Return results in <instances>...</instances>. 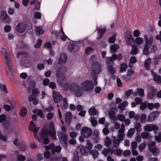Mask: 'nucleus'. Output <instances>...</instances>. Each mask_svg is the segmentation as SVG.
I'll use <instances>...</instances> for the list:
<instances>
[{"instance_id":"obj_1","label":"nucleus","mask_w":161,"mask_h":161,"mask_svg":"<svg viewBox=\"0 0 161 161\" xmlns=\"http://www.w3.org/2000/svg\"><path fill=\"white\" fill-rule=\"evenodd\" d=\"M29 129L33 131L35 138L40 142H42L43 141L44 144H47L49 143V140L48 136V135L52 137L53 139L55 140L57 139L56 136V133L54 130L53 123L52 122H50L49 127L48 129H43L41 132L39 133V138L37 135L39 128L36 127L33 121L30 122Z\"/></svg>"},{"instance_id":"obj_2","label":"nucleus","mask_w":161,"mask_h":161,"mask_svg":"<svg viewBox=\"0 0 161 161\" xmlns=\"http://www.w3.org/2000/svg\"><path fill=\"white\" fill-rule=\"evenodd\" d=\"M66 71V67L62 66L58 68L56 73L57 82L60 86L63 87V90L65 92L68 90V83L65 75Z\"/></svg>"},{"instance_id":"obj_3","label":"nucleus","mask_w":161,"mask_h":161,"mask_svg":"<svg viewBox=\"0 0 161 161\" xmlns=\"http://www.w3.org/2000/svg\"><path fill=\"white\" fill-rule=\"evenodd\" d=\"M77 97H80L83 96L85 91L81 86H80L76 82L72 83L69 86L68 85V90Z\"/></svg>"},{"instance_id":"obj_4","label":"nucleus","mask_w":161,"mask_h":161,"mask_svg":"<svg viewBox=\"0 0 161 161\" xmlns=\"http://www.w3.org/2000/svg\"><path fill=\"white\" fill-rule=\"evenodd\" d=\"M124 131L125 125L124 124H123L121 128L119 130L117 136V139L114 136L111 137L114 147H117L119 146L120 142L123 140V137L125 135Z\"/></svg>"},{"instance_id":"obj_5","label":"nucleus","mask_w":161,"mask_h":161,"mask_svg":"<svg viewBox=\"0 0 161 161\" xmlns=\"http://www.w3.org/2000/svg\"><path fill=\"white\" fill-rule=\"evenodd\" d=\"M81 86L86 92H91L94 88V85L92 81L86 80L82 82Z\"/></svg>"},{"instance_id":"obj_6","label":"nucleus","mask_w":161,"mask_h":161,"mask_svg":"<svg viewBox=\"0 0 161 161\" xmlns=\"http://www.w3.org/2000/svg\"><path fill=\"white\" fill-rule=\"evenodd\" d=\"M58 136L60 142L62 144L63 146L65 148L67 147V135L62 132H59L58 134Z\"/></svg>"},{"instance_id":"obj_7","label":"nucleus","mask_w":161,"mask_h":161,"mask_svg":"<svg viewBox=\"0 0 161 161\" xmlns=\"http://www.w3.org/2000/svg\"><path fill=\"white\" fill-rule=\"evenodd\" d=\"M81 135L85 138H88L90 137L92 134V131L90 128L84 126L82 128L80 133Z\"/></svg>"},{"instance_id":"obj_8","label":"nucleus","mask_w":161,"mask_h":161,"mask_svg":"<svg viewBox=\"0 0 161 161\" xmlns=\"http://www.w3.org/2000/svg\"><path fill=\"white\" fill-rule=\"evenodd\" d=\"M156 92L157 91L153 86L151 85L147 86V94L149 99H152L155 96Z\"/></svg>"},{"instance_id":"obj_9","label":"nucleus","mask_w":161,"mask_h":161,"mask_svg":"<svg viewBox=\"0 0 161 161\" xmlns=\"http://www.w3.org/2000/svg\"><path fill=\"white\" fill-rule=\"evenodd\" d=\"M123 58V56L121 54H119L116 55V54H113L111 57H107L106 58V63L108 64L113 63V61L116 59L120 60Z\"/></svg>"},{"instance_id":"obj_10","label":"nucleus","mask_w":161,"mask_h":161,"mask_svg":"<svg viewBox=\"0 0 161 161\" xmlns=\"http://www.w3.org/2000/svg\"><path fill=\"white\" fill-rule=\"evenodd\" d=\"M158 128L154 125L150 124L146 125L144 127V130L147 132H150L153 131L154 132H157Z\"/></svg>"},{"instance_id":"obj_11","label":"nucleus","mask_w":161,"mask_h":161,"mask_svg":"<svg viewBox=\"0 0 161 161\" xmlns=\"http://www.w3.org/2000/svg\"><path fill=\"white\" fill-rule=\"evenodd\" d=\"M149 150L154 155L158 154L159 153V150L157 149L155 143L154 142H151L148 145Z\"/></svg>"},{"instance_id":"obj_12","label":"nucleus","mask_w":161,"mask_h":161,"mask_svg":"<svg viewBox=\"0 0 161 161\" xmlns=\"http://www.w3.org/2000/svg\"><path fill=\"white\" fill-rule=\"evenodd\" d=\"M92 69L93 73L95 75H97L101 72L102 68L100 64L97 63H95L92 64Z\"/></svg>"},{"instance_id":"obj_13","label":"nucleus","mask_w":161,"mask_h":161,"mask_svg":"<svg viewBox=\"0 0 161 161\" xmlns=\"http://www.w3.org/2000/svg\"><path fill=\"white\" fill-rule=\"evenodd\" d=\"M125 38L126 43L131 45V42L134 41L131 33L129 31H126L125 35Z\"/></svg>"},{"instance_id":"obj_14","label":"nucleus","mask_w":161,"mask_h":161,"mask_svg":"<svg viewBox=\"0 0 161 161\" xmlns=\"http://www.w3.org/2000/svg\"><path fill=\"white\" fill-rule=\"evenodd\" d=\"M4 122L3 124V126L6 129H7L10 126V119H9L6 120V116L4 114H2L0 115V122Z\"/></svg>"},{"instance_id":"obj_15","label":"nucleus","mask_w":161,"mask_h":161,"mask_svg":"<svg viewBox=\"0 0 161 161\" xmlns=\"http://www.w3.org/2000/svg\"><path fill=\"white\" fill-rule=\"evenodd\" d=\"M1 19L3 22L8 23L11 21V19L8 15L6 11H3L1 13Z\"/></svg>"},{"instance_id":"obj_16","label":"nucleus","mask_w":161,"mask_h":161,"mask_svg":"<svg viewBox=\"0 0 161 161\" xmlns=\"http://www.w3.org/2000/svg\"><path fill=\"white\" fill-rule=\"evenodd\" d=\"M159 113L158 111H154L151 113L147 118V121L148 122H152L158 116Z\"/></svg>"},{"instance_id":"obj_17","label":"nucleus","mask_w":161,"mask_h":161,"mask_svg":"<svg viewBox=\"0 0 161 161\" xmlns=\"http://www.w3.org/2000/svg\"><path fill=\"white\" fill-rule=\"evenodd\" d=\"M27 82H23V85L24 86L27 88L28 90H30L31 86H33L35 85V82L33 81H31L30 77H28L27 80Z\"/></svg>"},{"instance_id":"obj_18","label":"nucleus","mask_w":161,"mask_h":161,"mask_svg":"<svg viewBox=\"0 0 161 161\" xmlns=\"http://www.w3.org/2000/svg\"><path fill=\"white\" fill-rule=\"evenodd\" d=\"M6 64H7L9 70L12 72L13 71L12 64L11 56L5 58Z\"/></svg>"},{"instance_id":"obj_19","label":"nucleus","mask_w":161,"mask_h":161,"mask_svg":"<svg viewBox=\"0 0 161 161\" xmlns=\"http://www.w3.org/2000/svg\"><path fill=\"white\" fill-rule=\"evenodd\" d=\"M53 95L54 100L56 103L59 102L62 99V97L59 92H53Z\"/></svg>"},{"instance_id":"obj_20","label":"nucleus","mask_w":161,"mask_h":161,"mask_svg":"<svg viewBox=\"0 0 161 161\" xmlns=\"http://www.w3.org/2000/svg\"><path fill=\"white\" fill-rule=\"evenodd\" d=\"M26 25L23 23H19L16 27V29L18 32L22 33L26 29Z\"/></svg>"},{"instance_id":"obj_21","label":"nucleus","mask_w":161,"mask_h":161,"mask_svg":"<svg viewBox=\"0 0 161 161\" xmlns=\"http://www.w3.org/2000/svg\"><path fill=\"white\" fill-rule=\"evenodd\" d=\"M151 72L152 76L153 77L154 81L158 83H161V77L159 75H157L154 72V70L152 69Z\"/></svg>"},{"instance_id":"obj_22","label":"nucleus","mask_w":161,"mask_h":161,"mask_svg":"<svg viewBox=\"0 0 161 161\" xmlns=\"http://www.w3.org/2000/svg\"><path fill=\"white\" fill-rule=\"evenodd\" d=\"M79 46L76 44V43L75 44H69L68 46V49L71 52H75L79 49Z\"/></svg>"},{"instance_id":"obj_23","label":"nucleus","mask_w":161,"mask_h":161,"mask_svg":"<svg viewBox=\"0 0 161 161\" xmlns=\"http://www.w3.org/2000/svg\"><path fill=\"white\" fill-rule=\"evenodd\" d=\"M138 94L141 97H143L144 94V90L142 88H137L133 93L134 96H137Z\"/></svg>"},{"instance_id":"obj_24","label":"nucleus","mask_w":161,"mask_h":161,"mask_svg":"<svg viewBox=\"0 0 161 161\" xmlns=\"http://www.w3.org/2000/svg\"><path fill=\"white\" fill-rule=\"evenodd\" d=\"M144 38L145 41L146 43L145 44H147V45H151L153 42V39L152 37H148L145 34L143 36Z\"/></svg>"},{"instance_id":"obj_25","label":"nucleus","mask_w":161,"mask_h":161,"mask_svg":"<svg viewBox=\"0 0 161 161\" xmlns=\"http://www.w3.org/2000/svg\"><path fill=\"white\" fill-rule=\"evenodd\" d=\"M66 60V56L64 54H62L58 60V63L60 64H63L65 63Z\"/></svg>"},{"instance_id":"obj_26","label":"nucleus","mask_w":161,"mask_h":161,"mask_svg":"<svg viewBox=\"0 0 161 161\" xmlns=\"http://www.w3.org/2000/svg\"><path fill=\"white\" fill-rule=\"evenodd\" d=\"M88 112L90 115H95L98 114V111L95 109L94 106H92L89 108Z\"/></svg>"},{"instance_id":"obj_27","label":"nucleus","mask_w":161,"mask_h":161,"mask_svg":"<svg viewBox=\"0 0 161 161\" xmlns=\"http://www.w3.org/2000/svg\"><path fill=\"white\" fill-rule=\"evenodd\" d=\"M113 153V150L109 148L104 149L102 152V153L105 156H107L108 155H111Z\"/></svg>"},{"instance_id":"obj_28","label":"nucleus","mask_w":161,"mask_h":161,"mask_svg":"<svg viewBox=\"0 0 161 161\" xmlns=\"http://www.w3.org/2000/svg\"><path fill=\"white\" fill-rule=\"evenodd\" d=\"M151 62V59L150 58H148L145 60L144 62V67L146 69L149 70L150 68V64Z\"/></svg>"},{"instance_id":"obj_29","label":"nucleus","mask_w":161,"mask_h":161,"mask_svg":"<svg viewBox=\"0 0 161 161\" xmlns=\"http://www.w3.org/2000/svg\"><path fill=\"white\" fill-rule=\"evenodd\" d=\"M35 32L37 35L42 34L44 33V30L41 27H36Z\"/></svg>"},{"instance_id":"obj_30","label":"nucleus","mask_w":161,"mask_h":161,"mask_svg":"<svg viewBox=\"0 0 161 161\" xmlns=\"http://www.w3.org/2000/svg\"><path fill=\"white\" fill-rule=\"evenodd\" d=\"M72 114L70 112H67L65 114V121L69 124L71 120Z\"/></svg>"},{"instance_id":"obj_31","label":"nucleus","mask_w":161,"mask_h":161,"mask_svg":"<svg viewBox=\"0 0 161 161\" xmlns=\"http://www.w3.org/2000/svg\"><path fill=\"white\" fill-rule=\"evenodd\" d=\"M86 147L85 146H81L79 147L80 153L84 155H86L88 154V152L86 150Z\"/></svg>"},{"instance_id":"obj_32","label":"nucleus","mask_w":161,"mask_h":161,"mask_svg":"<svg viewBox=\"0 0 161 161\" xmlns=\"http://www.w3.org/2000/svg\"><path fill=\"white\" fill-rule=\"evenodd\" d=\"M106 30L105 29H98V36H99V37H97V39H98L101 38H102L104 33L106 31Z\"/></svg>"},{"instance_id":"obj_33","label":"nucleus","mask_w":161,"mask_h":161,"mask_svg":"<svg viewBox=\"0 0 161 161\" xmlns=\"http://www.w3.org/2000/svg\"><path fill=\"white\" fill-rule=\"evenodd\" d=\"M33 112L34 114H37L39 116L42 118L44 117L43 112L41 110L35 109L33 110Z\"/></svg>"},{"instance_id":"obj_34","label":"nucleus","mask_w":161,"mask_h":161,"mask_svg":"<svg viewBox=\"0 0 161 161\" xmlns=\"http://www.w3.org/2000/svg\"><path fill=\"white\" fill-rule=\"evenodd\" d=\"M134 74V72L133 70L132 69H129L128 70L127 73L126 75H123L122 76V78L126 80H127L126 79V77L128 76H131L133 75Z\"/></svg>"},{"instance_id":"obj_35","label":"nucleus","mask_w":161,"mask_h":161,"mask_svg":"<svg viewBox=\"0 0 161 161\" xmlns=\"http://www.w3.org/2000/svg\"><path fill=\"white\" fill-rule=\"evenodd\" d=\"M89 153L92 155L94 159L97 158L99 153L97 151L95 150H91L89 151Z\"/></svg>"},{"instance_id":"obj_36","label":"nucleus","mask_w":161,"mask_h":161,"mask_svg":"<svg viewBox=\"0 0 161 161\" xmlns=\"http://www.w3.org/2000/svg\"><path fill=\"white\" fill-rule=\"evenodd\" d=\"M113 153L116 155L120 156L121 155L123 151L119 148H116L115 149L113 150Z\"/></svg>"},{"instance_id":"obj_37","label":"nucleus","mask_w":161,"mask_h":161,"mask_svg":"<svg viewBox=\"0 0 161 161\" xmlns=\"http://www.w3.org/2000/svg\"><path fill=\"white\" fill-rule=\"evenodd\" d=\"M141 137L143 139H150L152 137V136H150L149 134L147 132H143L141 133Z\"/></svg>"},{"instance_id":"obj_38","label":"nucleus","mask_w":161,"mask_h":161,"mask_svg":"<svg viewBox=\"0 0 161 161\" xmlns=\"http://www.w3.org/2000/svg\"><path fill=\"white\" fill-rule=\"evenodd\" d=\"M119 47L118 45L114 44L110 46L111 53H113L115 52H116L117 50L119 48Z\"/></svg>"},{"instance_id":"obj_39","label":"nucleus","mask_w":161,"mask_h":161,"mask_svg":"<svg viewBox=\"0 0 161 161\" xmlns=\"http://www.w3.org/2000/svg\"><path fill=\"white\" fill-rule=\"evenodd\" d=\"M134 41L137 44L140 45L142 44L144 41V40L142 38L138 37L136 38Z\"/></svg>"},{"instance_id":"obj_40","label":"nucleus","mask_w":161,"mask_h":161,"mask_svg":"<svg viewBox=\"0 0 161 161\" xmlns=\"http://www.w3.org/2000/svg\"><path fill=\"white\" fill-rule=\"evenodd\" d=\"M128 104V102L126 101H125L123 103L119 104L118 108L120 109L123 110L124 109L125 107Z\"/></svg>"},{"instance_id":"obj_41","label":"nucleus","mask_w":161,"mask_h":161,"mask_svg":"<svg viewBox=\"0 0 161 161\" xmlns=\"http://www.w3.org/2000/svg\"><path fill=\"white\" fill-rule=\"evenodd\" d=\"M86 145L85 147L89 151L91 150L92 149L93 146L91 141L89 140H87L86 141Z\"/></svg>"},{"instance_id":"obj_42","label":"nucleus","mask_w":161,"mask_h":161,"mask_svg":"<svg viewBox=\"0 0 161 161\" xmlns=\"http://www.w3.org/2000/svg\"><path fill=\"white\" fill-rule=\"evenodd\" d=\"M135 130L134 128H132L130 129L127 134V136L129 138L131 137L135 132Z\"/></svg>"},{"instance_id":"obj_43","label":"nucleus","mask_w":161,"mask_h":161,"mask_svg":"<svg viewBox=\"0 0 161 161\" xmlns=\"http://www.w3.org/2000/svg\"><path fill=\"white\" fill-rule=\"evenodd\" d=\"M27 113V110L25 107H22L19 112V114L21 116H24L26 115Z\"/></svg>"},{"instance_id":"obj_44","label":"nucleus","mask_w":161,"mask_h":161,"mask_svg":"<svg viewBox=\"0 0 161 161\" xmlns=\"http://www.w3.org/2000/svg\"><path fill=\"white\" fill-rule=\"evenodd\" d=\"M35 97L32 96H30L29 97V100L30 102L32 101L34 104L36 105L38 103V100Z\"/></svg>"},{"instance_id":"obj_45","label":"nucleus","mask_w":161,"mask_h":161,"mask_svg":"<svg viewBox=\"0 0 161 161\" xmlns=\"http://www.w3.org/2000/svg\"><path fill=\"white\" fill-rule=\"evenodd\" d=\"M135 127L137 132H140L142 131L141 125L140 123L136 122L135 124Z\"/></svg>"},{"instance_id":"obj_46","label":"nucleus","mask_w":161,"mask_h":161,"mask_svg":"<svg viewBox=\"0 0 161 161\" xmlns=\"http://www.w3.org/2000/svg\"><path fill=\"white\" fill-rule=\"evenodd\" d=\"M99 135V132L97 130H95L94 131L93 135L96 137V139H95V142L96 143L98 142L99 138H98V135Z\"/></svg>"},{"instance_id":"obj_47","label":"nucleus","mask_w":161,"mask_h":161,"mask_svg":"<svg viewBox=\"0 0 161 161\" xmlns=\"http://www.w3.org/2000/svg\"><path fill=\"white\" fill-rule=\"evenodd\" d=\"M39 93V91L38 89L34 88L32 90V95L31 96L36 97Z\"/></svg>"},{"instance_id":"obj_48","label":"nucleus","mask_w":161,"mask_h":161,"mask_svg":"<svg viewBox=\"0 0 161 161\" xmlns=\"http://www.w3.org/2000/svg\"><path fill=\"white\" fill-rule=\"evenodd\" d=\"M127 67V65L125 63H123L121 65L120 72H123L126 70Z\"/></svg>"},{"instance_id":"obj_49","label":"nucleus","mask_w":161,"mask_h":161,"mask_svg":"<svg viewBox=\"0 0 161 161\" xmlns=\"http://www.w3.org/2000/svg\"><path fill=\"white\" fill-rule=\"evenodd\" d=\"M53 153H54L55 152H59L61 150V148L59 146H57L54 148H52Z\"/></svg>"},{"instance_id":"obj_50","label":"nucleus","mask_w":161,"mask_h":161,"mask_svg":"<svg viewBox=\"0 0 161 161\" xmlns=\"http://www.w3.org/2000/svg\"><path fill=\"white\" fill-rule=\"evenodd\" d=\"M111 143V140L110 138L107 137L105 138V144L107 147H108L110 146Z\"/></svg>"},{"instance_id":"obj_51","label":"nucleus","mask_w":161,"mask_h":161,"mask_svg":"<svg viewBox=\"0 0 161 161\" xmlns=\"http://www.w3.org/2000/svg\"><path fill=\"white\" fill-rule=\"evenodd\" d=\"M2 52L3 55L5 58L11 56L9 53L7 52L6 50L4 48H2Z\"/></svg>"},{"instance_id":"obj_52","label":"nucleus","mask_w":161,"mask_h":161,"mask_svg":"<svg viewBox=\"0 0 161 161\" xmlns=\"http://www.w3.org/2000/svg\"><path fill=\"white\" fill-rule=\"evenodd\" d=\"M16 157L17 160L19 161H24L26 159L25 157L22 154L17 155Z\"/></svg>"},{"instance_id":"obj_53","label":"nucleus","mask_w":161,"mask_h":161,"mask_svg":"<svg viewBox=\"0 0 161 161\" xmlns=\"http://www.w3.org/2000/svg\"><path fill=\"white\" fill-rule=\"evenodd\" d=\"M118 119L121 122H124L125 120V117L123 114H118L117 116Z\"/></svg>"},{"instance_id":"obj_54","label":"nucleus","mask_w":161,"mask_h":161,"mask_svg":"<svg viewBox=\"0 0 161 161\" xmlns=\"http://www.w3.org/2000/svg\"><path fill=\"white\" fill-rule=\"evenodd\" d=\"M130 53L132 55H135L137 53V48L136 46L132 47Z\"/></svg>"},{"instance_id":"obj_55","label":"nucleus","mask_w":161,"mask_h":161,"mask_svg":"<svg viewBox=\"0 0 161 161\" xmlns=\"http://www.w3.org/2000/svg\"><path fill=\"white\" fill-rule=\"evenodd\" d=\"M143 53L144 54L147 55L149 53L148 46L147 44H145L143 50Z\"/></svg>"},{"instance_id":"obj_56","label":"nucleus","mask_w":161,"mask_h":161,"mask_svg":"<svg viewBox=\"0 0 161 161\" xmlns=\"http://www.w3.org/2000/svg\"><path fill=\"white\" fill-rule=\"evenodd\" d=\"M93 52V49L91 47H88L85 49V53L87 54H90Z\"/></svg>"},{"instance_id":"obj_57","label":"nucleus","mask_w":161,"mask_h":161,"mask_svg":"<svg viewBox=\"0 0 161 161\" xmlns=\"http://www.w3.org/2000/svg\"><path fill=\"white\" fill-rule=\"evenodd\" d=\"M108 69L109 72L111 74H113L115 72V69L111 65L108 66L107 67Z\"/></svg>"},{"instance_id":"obj_58","label":"nucleus","mask_w":161,"mask_h":161,"mask_svg":"<svg viewBox=\"0 0 161 161\" xmlns=\"http://www.w3.org/2000/svg\"><path fill=\"white\" fill-rule=\"evenodd\" d=\"M146 145L145 143H142L138 146V149L140 152H142L145 149Z\"/></svg>"},{"instance_id":"obj_59","label":"nucleus","mask_w":161,"mask_h":161,"mask_svg":"<svg viewBox=\"0 0 161 161\" xmlns=\"http://www.w3.org/2000/svg\"><path fill=\"white\" fill-rule=\"evenodd\" d=\"M62 157V156L60 154H58L56 158H51L50 159L53 161H58Z\"/></svg>"},{"instance_id":"obj_60","label":"nucleus","mask_w":161,"mask_h":161,"mask_svg":"<svg viewBox=\"0 0 161 161\" xmlns=\"http://www.w3.org/2000/svg\"><path fill=\"white\" fill-rule=\"evenodd\" d=\"M133 35L134 36L136 37H139L140 35V32L138 30H135L133 32Z\"/></svg>"},{"instance_id":"obj_61","label":"nucleus","mask_w":161,"mask_h":161,"mask_svg":"<svg viewBox=\"0 0 161 161\" xmlns=\"http://www.w3.org/2000/svg\"><path fill=\"white\" fill-rule=\"evenodd\" d=\"M147 117V115L144 114H142L141 117L140 118V121L141 122L143 123H145L146 121V118Z\"/></svg>"},{"instance_id":"obj_62","label":"nucleus","mask_w":161,"mask_h":161,"mask_svg":"<svg viewBox=\"0 0 161 161\" xmlns=\"http://www.w3.org/2000/svg\"><path fill=\"white\" fill-rule=\"evenodd\" d=\"M106 127L104 128L103 130V132L104 134L105 135H107L108 134L109 132V130L107 128V127L108 126V124H106Z\"/></svg>"},{"instance_id":"obj_63","label":"nucleus","mask_w":161,"mask_h":161,"mask_svg":"<svg viewBox=\"0 0 161 161\" xmlns=\"http://www.w3.org/2000/svg\"><path fill=\"white\" fill-rule=\"evenodd\" d=\"M116 36V34H114L113 36L109 38L108 41L110 43H113L115 42V36Z\"/></svg>"},{"instance_id":"obj_64","label":"nucleus","mask_w":161,"mask_h":161,"mask_svg":"<svg viewBox=\"0 0 161 161\" xmlns=\"http://www.w3.org/2000/svg\"><path fill=\"white\" fill-rule=\"evenodd\" d=\"M155 139L158 142H161V132L158 133V136H156L155 137Z\"/></svg>"}]
</instances>
